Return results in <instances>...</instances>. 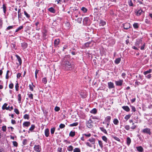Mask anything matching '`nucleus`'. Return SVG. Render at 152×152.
Instances as JSON below:
<instances>
[{
  "mask_svg": "<svg viewBox=\"0 0 152 152\" xmlns=\"http://www.w3.org/2000/svg\"><path fill=\"white\" fill-rule=\"evenodd\" d=\"M70 56H65L63 59V64L65 65V69L66 70H71L73 68V66L70 62Z\"/></svg>",
  "mask_w": 152,
  "mask_h": 152,
  "instance_id": "f257e3e1",
  "label": "nucleus"
},
{
  "mask_svg": "<svg viewBox=\"0 0 152 152\" xmlns=\"http://www.w3.org/2000/svg\"><path fill=\"white\" fill-rule=\"evenodd\" d=\"M142 132L143 133L148 134L149 135H150L151 134V129L147 128L143 129L142 131Z\"/></svg>",
  "mask_w": 152,
  "mask_h": 152,
  "instance_id": "f03ea898",
  "label": "nucleus"
},
{
  "mask_svg": "<svg viewBox=\"0 0 152 152\" xmlns=\"http://www.w3.org/2000/svg\"><path fill=\"white\" fill-rule=\"evenodd\" d=\"M92 121L91 119H90L88 122L86 123L87 126L89 128H92L93 126V125L92 124Z\"/></svg>",
  "mask_w": 152,
  "mask_h": 152,
  "instance_id": "7ed1b4c3",
  "label": "nucleus"
},
{
  "mask_svg": "<svg viewBox=\"0 0 152 152\" xmlns=\"http://www.w3.org/2000/svg\"><path fill=\"white\" fill-rule=\"evenodd\" d=\"M34 148L36 151L39 152L41 151V146L39 145H35Z\"/></svg>",
  "mask_w": 152,
  "mask_h": 152,
  "instance_id": "20e7f679",
  "label": "nucleus"
},
{
  "mask_svg": "<svg viewBox=\"0 0 152 152\" xmlns=\"http://www.w3.org/2000/svg\"><path fill=\"white\" fill-rule=\"evenodd\" d=\"M123 27L124 29L127 30L130 28V24L128 23H126L123 24Z\"/></svg>",
  "mask_w": 152,
  "mask_h": 152,
  "instance_id": "39448f33",
  "label": "nucleus"
},
{
  "mask_svg": "<svg viewBox=\"0 0 152 152\" xmlns=\"http://www.w3.org/2000/svg\"><path fill=\"white\" fill-rule=\"evenodd\" d=\"M123 80H119L118 81H115V83L117 86H121L123 83Z\"/></svg>",
  "mask_w": 152,
  "mask_h": 152,
  "instance_id": "423d86ee",
  "label": "nucleus"
},
{
  "mask_svg": "<svg viewBox=\"0 0 152 152\" xmlns=\"http://www.w3.org/2000/svg\"><path fill=\"white\" fill-rule=\"evenodd\" d=\"M108 88L110 89L113 88L114 87L113 83L111 82H108Z\"/></svg>",
  "mask_w": 152,
  "mask_h": 152,
  "instance_id": "0eeeda50",
  "label": "nucleus"
},
{
  "mask_svg": "<svg viewBox=\"0 0 152 152\" xmlns=\"http://www.w3.org/2000/svg\"><path fill=\"white\" fill-rule=\"evenodd\" d=\"M142 40L140 39L139 40H137L136 41L135 43V45L137 46H139L140 44H142Z\"/></svg>",
  "mask_w": 152,
  "mask_h": 152,
  "instance_id": "6e6552de",
  "label": "nucleus"
},
{
  "mask_svg": "<svg viewBox=\"0 0 152 152\" xmlns=\"http://www.w3.org/2000/svg\"><path fill=\"white\" fill-rule=\"evenodd\" d=\"M45 135L47 137H48L49 134V130L48 129H45Z\"/></svg>",
  "mask_w": 152,
  "mask_h": 152,
  "instance_id": "1a4fd4ad",
  "label": "nucleus"
},
{
  "mask_svg": "<svg viewBox=\"0 0 152 152\" xmlns=\"http://www.w3.org/2000/svg\"><path fill=\"white\" fill-rule=\"evenodd\" d=\"M122 108L126 112H129L130 111V109L128 106H124L122 107Z\"/></svg>",
  "mask_w": 152,
  "mask_h": 152,
  "instance_id": "9d476101",
  "label": "nucleus"
},
{
  "mask_svg": "<svg viewBox=\"0 0 152 152\" xmlns=\"http://www.w3.org/2000/svg\"><path fill=\"white\" fill-rule=\"evenodd\" d=\"M59 39H56L54 42V45L55 47L57 46L59 43Z\"/></svg>",
  "mask_w": 152,
  "mask_h": 152,
  "instance_id": "9b49d317",
  "label": "nucleus"
},
{
  "mask_svg": "<svg viewBox=\"0 0 152 152\" xmlns=\"http://www.w3.org/2000/svg\"><path fill=\"white\" fill-rule=\"evenodd\" d=\"M30 125V123L28 121L24 122L23 124V126L27 127L29 126Z\"/></svg>",
  "mask_w": 152,
  "mask_h": 152,
  "instance_id": "f8f14e48",
  "label": "nucleus"
},
{
  "mask_svg": "<svg viewBox=\"0 0 152 152\" xmlns=\"http://www.w3.org/2000/svg\"><path fill=\"white\" fill-rule=\"evenodd\" d=\"M21 46L23 49L26 48L27 47V44L26 42L21 43Z\"/></svg>",
  "mask_w": 152,
  "mask_h": 152,
  "instance_id": "ddd939ff",
  "label": "nucleus"
},
{
  "mask_svg": "<svg viewBox=\"0 0 152 152\" xmlns=\"http://www.w3.org/2000/svg\"><path fill=\"white\" fill-rule=\"evenodd\" d=\"M142 12H143L142 10L140 9L137 11L136 15L137 16H139L141 14Z\"/></svg>",
  "mask_w": 152,
  "mask_h": 152,
  "instance_id": "4468645a",
  "label": "nucleus"
},
{
  "mask_svg": "<svg viewBox=\"0 0 152 152\" xmlns=\"http://www.w3.org/2000/svg\"><path fill=\"white\" fill-rule=\"evenodd\" d=\"M16 57L17 58L18 61H19V64L21 65L22 63V60L20 57L18 55H16Z\"/></svg>",
  "mask_w": 152,
  "mask_h": 152,
  "instance_id": "2eb2a0df",
  "label": "nucleus"
},
{
  "mask_svg": "<svg viewBox=\"0 0 152 152\" xmlns=\"http://www.w3.org/2000/svg\"><path fill=\"white\" fill-rule=\"evenodd\" d=\"M106 24V22L103 20H101L99 23L100 26H104Z\"/></svg>",
  "mask_w": 152,
  "mask_h": 152,
  "instance_id": "dca6fc26",
  "label": "nucleus"
},
{
  "mask_svg": "<svg viewBox=\"0 0 152 152\" xmlns=\"http://www.w3.org/2000/svg\"><path fill=\"white\" fill-rule=\"evenodd\" d=\"M99 129L104 133L106 134H107V132L106 130L104 128L102 127H100L99 128Z\"/></svg>",
  "mask_w": 152,
  "mask_h": 152,
  "instance_id": "f3484780",
  "label": "nucleus"
},
{
  "mask_svg": "<svg viewBox=\"0 0 152 152\" xmlns=\"http://www.w3.org/2000/svg\"><path fill=\"white\" fill-rule=\"evenodd\" d=\"M137 150L140 152H142L143 151V148L141 146L137 147Z\"/></svg>",
  "mask_w": 152,
  "mask_h": 152,
  "instance_id": "a211bd4d",
  "label": "nucleus"
},
{
  "mask_svg": "<svg viewBox=\"0 0 152 152\" xmlns=\"http://www.w3.org/2000/svg\"><path fill=\"white\" fill-rule=\"evenodd\" d=\"M95 139L94 138H90L88 140L90 142H92L93 144L95 143Z\"/></svg>",
  "mask_w": 152,
  "mask_h": 152,
  "instance_id": "6ab92c4d",
  "label": "nucleus"
},
{
  "mask_svg": "<svg viewBox=\"0 0 152 152\" xmlns=\"http://www.w3.org/2000/svg\"><path fill=\"white\" fill-rule=\"evenodd\" d=\"M111 117L110 116H107L105 118V120L106 122H110V120Z\"/></svg>",
  "mask_w": 152,
  "mask_h": 152,
  "instance_id": "aec40b11",
  "label": "nucleus"
},
{
  "mask_svg": "<svg viewBox=\"0 0 152 152\" xmlns=\"http://www.w3.org/2000/svg\"><path fill=\"white\" fill-rule=\"evenodd\" d=\"M75 132L71 131L69 133V135L72 137H73L75 135Z\"/></svg>",
  "mask_w": 152,
  "mask_h": 152,
  "instance_id": "412c9836",
  "label": "nucleus"
},
{
  "mask_svg": "<svg viewBox=\"0 0 152 152\" xmlns=\"http://www.w3.org/2000/svg\"><path fill=\"white\" fill-rule=\"evenodd\" d=\"M121 60V59L120 58H118L115 60V64H118L120 62Z\"/></svg>",
  "mask_w": 152,
  "mask_h": 152,
  "instance_id": "4be33fe9",
  "label": "nucleus"
},
{
  "mask_svg": "<svg viewBox=\"0 0 152 152\" xmlns=\"http://www.w3.org/2000/svg\"><path fill=\"white\" fill-rule=\"evenodd\" d=\"M127 144L128 145H129L131 142V140L129 137H127Z\"/></svg>",
  "mask_w": 152,
  "mask_h": 152,
  "instance_id": "5701e85b",
  "label": "nucleus"
},
{
  "mask_svg": "<svg viewBox=\"0 0 152 152\" xmlns=\"http://www.w3.org/2000/svg\"><path fill=\"white\" fill-rule=\"evenodd\" d=\"M113 122L116 125L118 124L119 121L117 119L115 118L113 120Z\"/></svg>",
  "mask_w": 152,
  "mask_h": 152,
  "instance_id": "b1692460",
  "label": "nucleus"
},
{
  "mask_svg": "<svg viewBox=\"0 0 152 152\" xmlns=\"http://www.w3.org/2000/svg\"><path fill=\"white\" fill-rule=\"evenodd\" d=\"M48 10L53 13H55V11L54 8H53V7H51Z\"/></svg>",
  "mask_w": 152,
  "mask_h": 152,
  "instance_id": "393cba45",
  "label": "nucleus"
},
{
  "mask_svg": "<svg viewBox=\"0 0 152 152\" xmlns=\"http://www.w3.org/2000/svg\"><path fill=\"white\" fill-rule=\"evenodd\" d=\"M112 138H113L115 140H117L118 141H120V139H119L118 137H116L114 135H112Z\"/></svg>",
  "mask_w": 152,
  "mask_h": 152,
  "instance_id": "a878e982",
  "label": "nucleus"
},
{
  "mask_svg": "<svg viewBox=\"0 0 152 152\" xmlns=\"http://www.w3.org/2000/svg\"><path fill=\"white\" fill-rule=\"evenodd\" d=\"M73 152H80V150L78 148H75L73 150Z\"/></svg>",
  "mask_w": 152,
  "mask_h": 152,
  "instance_id": "bb28decb",
  "label": "nucleus"
},
{
  "mask_svg": "<svg viewBox=\"0 0 152 152\" xmlns=\"http://www.w3.org/2000/svg\"><path fill=\"white\" fill-rule=\"evenodd\" d=\"M133 26L135 28H137L139 27L138 24L137 23H134L133 24Z\"/></svg>",
  "mask_w": 152,
  "mask_h": 152,
  "instance_id": "cd10ccee",
  "label": "nucleus"
},
{
  "mask_svg": "<svg viewBox=\"0 0 152 152\" xmlns=\"http://www.w3.org/2000/svg\"><path fill=\"white\" fill-rule=\"evenodd\" d=\"M18 101L19 102V103H20L21 102V95L20 94H18Z\"/></svg>",
  "mask_w": 152,
  "mask_h": 152,
  "instance_id": "c85d7f7f",
  "label": "nucleus"
},
{
  "mask_svg": "<svg viewBox=\"0 0 152 152\" xmlns=\"http://www.w3.org/2000/svg\"><path fill=\"white\" fill-rule=\"evenodd\" d=\"M73 147L71 145H70V146H69L67 148V150L69 151H72L73 150Z\"/></svg>",
  "mask_w": 152,
  "mask_h": 152,
  "instance_id": "c756f323",
  "label": "nucleus"
},
{
  "mask_svg": "<svg viewBox=\"0 0 152 152\" xmlns=\"http://www.w3.org/2000/svg\"><path fill=\"white\" fill-rule=\"evenodd\" d=\"M131 116V115L130 114L127 115L125 116L124 118L126 120H127L130 118Z\"/></svg>",
  "mask_w": 152,
  "mask_h": 152,
  "instance_id": "7c9ffc66",
  "label": "nucleus"
},
{
  "mask_svg": "<svg viewBox=\"0 0 152 152\" xmlns=\"http://www.w3.org/2000/svg\"><path fill=\"white\" fill-rule=\"evenodd\" d=\"M78 124V123L77 122H75L73 123L72 124H70V126H77Z\"/></svg>",
  "mask_w": 152,
  "mask_h": 152,
  "instance_id": "2f4dec72",
  "label": "nucleus"
},
{
  "mask_svg": "<svg viewBox=\"0 0 152 152\" xmlns=\"http://www.w3.org/2000/svg\"><path fill=\"white\" fill-rule=\"evenodd\" d=\"M23 118L25 119H27L28 120L29 119V117L28 115L26 114L24 115Z\"/></svg>",
  "mask_w": 152,
  "mask_h": 152,
  "instance_id": "473e14b6",
  "label": "nucleus"
},
{
  "mask_svg": "<svg viewBox=\"0 0 152 152\" xmlns=\"http://www.w3.org/2000/svg\"><path fill=\"white\" fill-rule=\"evenodd\" d=\"M35 126L34 125H32L31 127L30 128L29 130L31 131H32L34 129Z\"/></svg>",
  "mask_w": 152,
  "mask_h": 152,
  "instance_id": "72a5a7b5",
  "label": "nucleus"
},
{
  "mask_svg": "<svg viewBox=\"0 0 152 152\" xmlns=\"http://www.w3.org/2000/svg\"><path fill=\"white\" fill-rule=\"evenodd\" d=\"M23 26H20L15 31V32H17L23 29Z\"/></svg>",
  "mask_w": 152,
  "mask_h": 152,
  "instance_id": "f704fd0d",
  "label": "nucleus"
},
{
  "mask_svg": "<svg viewBox=\"0 0 152 152\" xmlns=\"http://www.w3.org/2000/svg\"><path fill=\"white\" fill-rule=\"evenodd\" d=\"M98 142H99V144L100 146L101 147V148H102L103 147V144H102V142L101 141L99 140Z\"/></svg>",
  "mask_w": 152,
  "mask_h": 152,
  "instance_id": "c9c22d12",
  "label": "nucleus"
},
{
  "mask_svg": "<svg viewBox=\"0 0 152 152\" xmlns=\"http://www.w3.org/2000/svg\"><path fill=\"white\" fill-rule=\"evenodd\" d=\"M82 20V18H78L77 19V22L80 23H81V21Z\"/></svg>",
  "mask_w": 152,
  "mask_h": 152,
  "instance_id": "e433bc0d",
  "label": "nucleus"
},
{
  "mask_svg": "<svg viewBox=\"0 0 152 152\" xmlns=\"http://www.w3.org/2000/svg\"><path fill=\"white\" fill-rule=\"evenodd\" d=\"M96 112H97V110H96V109L95 108H94L93 109H92L91 112V113H94V114L96 113Z\"/></svg>",
  "mask_w": 152,
  "mask_h": 152,
  "instance_id": "4c0bfd02",
  "label": "nucleus"
},
{
  "mask_svg": "<svg viewBox=\"0 0 152 152\" xmlns=\"http://www.w3.org/2000/svg\"><path fill=\"white\" fill-rule=\"evenodd\" d=\"M3 8L4 12V14H5L6 12V7L4 4H3Z\"/></svg>",
  "mask_w": 152,
  "mask_h": 152,
  "instance_id": "58836bf2",
  "label": "nucleus"
},
{
  "mask_svg": "<svg viewBox=\"0 0 152 152\" xmlns=\"http://www.w3.org/2000/svg\"><path fill=\"white\" fill-rule=\"evenodd\" d=\"M24 14L26 17L28 18H29L30 17V15L26 11H24Z\"/></svg>",
  "mask_w": 152,
  "mask_h": 152,
  "instance_id": "ea45409f",
  "label": "nucleus"
},
{
  "mask_svg": "<svg viewBox=\"0 0 152 152\" xmlns=\"http://www.w3.org/2000/svg\"><path fill=\"white\" fill-rule=\"evenodd\" d=\"M102 140L105 142H107V138L105 136H103L102 137Z\"/></svg>",
  "mask_w": 152,
  "mask_h": 152,
  "instance_id": "a19ab883",
  "label": "nucleus"
},
{
  "mask_svg": "<svg viewBox=\"0 0 152 152\" xmlns=\"http://www.w3.org/2000/svg\"><path fill=\"white\" fill-rule=\"evenodd\" d=\"M128 4L129 6H133V4L132 1L130 0L128 1Z\"/></svg>",
  "mask_w": 152,
  "mask_h": 152,
  "instance_id": "79ce46f5",
  "label": "nucleus"
},
{
  "mask_svg": "<svg viewBox=\"0 0 152 152\" xmlns=\"http://www.w3.org/2000/svg\"><path fill=\"white\" fill-rule=\"evenodd\" d=\"M28 97L30 98L31 99H33V95L32 94H28Z\"/></svg>",
  "mask_w": 152,
  "mask_h": 152,
  "instance_id": "37998d69",
  "label": "nucleus"
},
{
  "mask_svg": "<svg viewBox=\"0 0 152 152\" xmlns=\"http://www.w3.org/2000/svg\"><path fill=\"white\" fill-rule=\"evenodd\" d=\"M55 129V128H53L51 129V133L52 134H53L54 133Z\"/></svg>",
  "mask_w": 152,
  "mask_h": 152,
  "instance_id": "c03bdc74",
  "label": "nucleus"
},
{
  "mask_svg": "<svg viewBox=\"0 0 152 152\" xmlns=\"http://www.w3.org/2000/svg\"><path fill=\"white\" fill-rule=\"evenodd\" d=\"M60 110V107L57 106H56L54 109L55 110L56 112H58Z\"/></svg>",
  "mask_w": 152,
  "mask_h": 152,
  "instance_id": "a18cd8bd",
  "label": "nucleus"
},
{
  "mask_svg": "<svg viewBox=\"0 0 152 152\" xmlns=\"http://www.w3.org/2000/svg\"><path fill=\"white\" fill-rule=\"evenodd\" d=\"M42 82L43 83L45 84L47 82V80L46 78H44L42 80Z\"/></svg>",
  "mask_w": 152,
  "mask_h": 152,
  "instance_id": "49530a36",
  "label": "nucleus"
},
{
  "mask_svg": "<svg viewBox=\"0 0 152 152\" xmlns=\"http://www.w3.org/2000/svg\"><path fill=\"white\" fill-rule=\"evenodd\" d=\"M65 126L64 124H61L59 125V128L60 129H62L65 127Z\"/></svg>",
  "mask_w": 152,
  "mask_h": 152,
  "instance_id": "de8ad7c7",
  "label": "nucleus"
},
{
  "mask_svg": "<svg viewBox=\"0 0 152 152\" xmlns=\"http://www.w3.org/2000/svg\"><path fill=\"white\" fill-rule=\"evenodd\" d=\"M30 89V90L31 91H33V86H34L33 85V83H32V84H30L29 85Z\"/></svg>",
  "mask_w": 152,
  "mask_h": 152,
  "instance_id": "09e8293b",
  "label": "nucleus"
},
{
  "mask_svg": "<svg viewBox=\"0 0 152 152\" xmlns=\"http://www.w3.org/2000/svg\"><path fill=\"white\" fill-rule=\"evenodd\" d=\"M151 69H150L148 70L147 71L144 72V74L145 75H146L147 74L151 72Z\"/></svg>",
  "mask_w": 152,
  "mask_h": 152,
  "instance_id": "8fccbe9b",
  "label": "nucleus"
},
{
  "mask_svg": "<svg viewBox=\"0 0 152 152\" xmlns=\"http://www.w3.org/2000/svg\"><path fill=\"white\" fill-rule=\"evenodd\" d=\"M81 10L83 11L84 12H87V10L85 7H82L81 8Z\"/></svg>",
  "mask_w": 152,
  "mask_h": 152,
  "instance_id": "3c124183",
  "label": "nucleus"
},
{
  "mask_svg": "<svg viewBox=\"0 0 152 152\" xmlns=\"http://www.w3.org/2000/svg\"><path fill=\"white\" fill-rule=\"evenodd\" d=\"M18 83H17L16 84L15 86V89L16 91H18Z\"/></svg>",
  "mask_w": 152,
  "mask_h": 152,
  "instance_id": "603ef678",
  "label": "nucleus"
},
{
  "mask_svg": "<svg viewBox=\"0 0 152 152\" xmlns=\"http://www.w3.org/2000/svg\"><path fill=\"white\" fill-rule=\"evenodd\" d=\"M7 103H5L3 105L2 107V109L3 110L5 109V108L6 107H7Z\"/></svg>",
  "mask_w": 152,
  "mask_h": 152,
  "instance_id": "864d4df0",
  "label": "nucleus"
},
{
  "mask_svg": "<svg viewBox=\"0 0 152 152\" xmlns=\"http://www.w3.org/2000/svg\"><path fill=\"white\" fill-rule=\"evenodd\" d=\"M13 26H8L6 28V30H10V29H12L13 28Z\"/></svg>",
  "mask_w": 152,
  "mask_h": 152,
  "instance_id": "5fc2aeb1",
  "label": "nucleus"
},
{
  "mask_svg": "<svg viewBox=\"0 0 152 152\" xmlns=\"http://www.w3.org/2000/svg\"><path fill=\"white\" fill-rule=\"evenodd\" d=\"M12 143L14 146L15 147L18 146V143L16 141H13Z\"/></svg>",
  "mask_w": 152,
  "mask_h": 152,
  "instance_id": "6e6d98bb",
  "label": "nucleus"
},
{
  "mask_svg": "<svg viewBox=\"0 0 152 152\" xmlns=\"http://www.w3.org/2000/svg\"><path fill=\"white\" fill-rule=\"evenodd\" d=\"M124 128L127 130H129L130 129V126L128 125L125 126Z\"/></svg>",
  "mask_w": 152,
  "mask_h": 152,
  "instance_id": "4d7b16f0",
  "label": "nucleus"
},
{
  "mask_svg": "<svg viewBox=\"0 0 152 152\" xmlns=\"http://www.w3.org/2000/svg\"><path fill=\"white\" fill-rule=\"evenodd\" d=\"M13 84L12 83H11L9 85V87L11 89H12L13 87Z\"/></svg>",
  "mask_w": 152,
  "mask_h": 152,
  "instance_id": "13d9d810",
  "label": "nucleus"
},
{
  "mask_svg": "<svg viewBox=\"0 0 152 152\" xmlns=\"http://www.w3.org/2000/svg\"><path fill=\"white\" fill-rule=\"evenodd\" d=\"M131 107L132 109V111L135 112L136 111V109L135 107L132 106H131Z\"/></svg>",
  "mask_w": 152,
  "mask_h": 152,
  "instance_id": "bf43d9fd",
  "label": "nucleus"
},
{
  "mask_svg": "<svg viewBox=\"0 0 152 152\" xmlns=\"http://www.w3.org/2000/svg\"><path fill=\"white\" fill-rule=\"evenodd\" d=\"M14 112L17 114H19V112L18 109H15L14 110Z\"/></svg>",
  "mask_w": 152,
  "mask_h": 152,
  "instance_id": "052dcab7",
  "label": "nucleus"
},
{
  "mask_svg": "<svg viewBox=\"0 0 152 152\" xmlns=\"http://www.w3.org/2000/svg\"><path fill=\"white\" fill-rule=\"evenodd\" d=\"M6 127L5 126H3L2 127V130L4 132H5L6 131Z\"/></svg>",
  "mask_w": 152,
  "mask_h": 152,
  "instance_id": "680f3d73",
  "label": "nucleus"
},
{
  "mask_svg": "<svg viewBox=\"0 0 152 152\" xmlns=\"http://www.w3.org/2000/svg\"><path fill=\"white\" fill-rule=\"evenodd\" d=\"M88 18L87 17L85 18H84L83 20V21H85L86 22H87L88 21Z\"/></svg>",
  "mask_w": 152,
  "mask_h": 152,
  "instance_id": "e2e57ef3",
  "label": "nucleus"
},
{
  "mask_svg": "<svg viewBox=\"0 0 152 152\" xmlns=\"http://www.w3.org/2000/svg\"><path fill=\"white\" fill-rule=\"evenodd\" d=\"M91 43V42H88L85 43V46L87 47L89 46L90 44Z\"/></svg>",
  "mask_w": 152,
  "mask_h": 152,
  "instance_id": "0e129e2a",
  "label": "nucleus"
},
{
  "mask_svg": "<svg viewBox=\"0 0 152 152\" xmlns=\"http://www.w3.org/2000/svg\"><path fill=\"white\" fill-rule=\"evenodd\" d=\"M86 145L88 146L91 147H92V145H91V144H90V143L89 142H87L86 143Z\"/></svg>",
  "mask_w": 152,
  "mask_h": 152,
  "instance_id": "69168bd1",
  "label": "nucleus"
},
{
  "mask_svg": "<svg viewBox=\"0 0 152 152\" xmlns=\"http://www.w3.org/2000/svg\"><path fill=\"white\" fill-rule=\"evenodd\" d=\"M83 135H85V136H86V137H90L91 136V134H83Z\"/></svg>",
  "mask_w": 152,
  "mask_h": 152,
  "instance_id": "338daca9",
  "label": "nucleus"
},
{
  "mask_svg": "<svg viewBox=\"0 0 152 152\" xmlns=\"http://www.w3.org/2000/svg\"><path fill=\"white\" fill-rule=\"evenodd\" d=\"M151 74L148 75H147L146 76V77L148 79L150 78L151 77Z\"/></svg>",
  "mask_w": 152,
  "mask_h": 152,
  "instance_id": "774afa93",
  "label": "nucleus"
}]
</instances>
